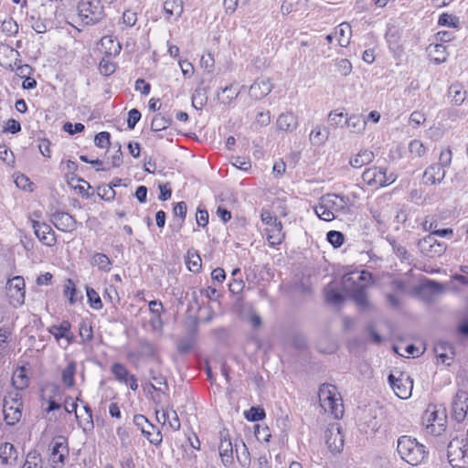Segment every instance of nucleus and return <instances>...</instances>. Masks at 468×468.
I'll list each match as a JSON object with an SVG mask.
<instances>
[{"instance_id":"obj_8","label":"nucleus","mask_w":468,"mask_h":468,"mask_svg":"<svg viewBox=\"0 0 468 468\" xmlns=\"http://www.w3.org/2000/svg\"><path fill=\"white\" fill-rule=\"evenodd\" d=\"M448 459L453 468H463L468 459V445L463 439L454 438L448 445Z\"/></svg>"},{"instance_id":"obj_36","label":"nucleus","mask_w":468,"mask_h":468,"mask_svg":"<svg viewBox=\"0 0 468 468\" xmlns=\"http://www.w3.org/2000/svg\"><path fill=\"white\" fill-rule=\"evenodd\" d=\"M338 44L341 47H347L352 36L351 27L347 23H342L335 30Z\"/></svg>"},{"instance_id":"obj_64","label":"nucleus","mask_w":468,"mask_h":468,"mask_svg":"<svg viewBox=\"0 0 468 468\" xmlns=\"http://www.w3.org/2000/svg\"><path fill=\"white\" fill-rule=\"evenodd\" d=\"M214 58L211 56L210 53L207 54L206 56H202L200 59V65L202 68L207 69L208 72L212 71L214 68Z\"/></svg>"},{"instance_id":"obj_6","label":"nucleus","mask_w":468,"mask_h":468,"mask_svg":"<svg viewBox=\"0 0 468 468\" xmlns=\"http://www.w3.org/2000/svg\"><path fill=\"white\" fill-rule=\"evenodd\" d=\"M398 176L394 173L388 174L387 168L372 166L362 174L363 182L368 186L380 188L393 184Z\"/></svg>"},{"instance_id":"obj_15","label":"nucleus","mask_w":468,"mask_h":468,"mask_svg":"<svg viewBox=\"0 0 468 468\" xmlns=\"http://www.w3.org/2000/svg\"><path fill=\"white\" fill-rule=\"evenodd\" d=\"M218 452L222 463L225 466H230L233 463V447L229 431L223 429L219 431Z\"/></svg>"},{"instance_id":"obj_7","label":"nucleus","mask_w":468,"mask_h":468,"mask_svg":"<svg viewBox=\"0 0 468 468\" xmlns=\"http://www.w3.org/2000/svg\"><path fill=\"white\" fill-rule=\"evenodd\" d=\"M78 11L79 16L87 25L97 23L103 17V6L100 0H80Z\"/></svg>"},{"instance_id":"obj_10","label":"nucleus","mask_w":468,"mask_h":468,"mask_svg":"<svg viewBox=\"0 0 468 468\" xmlns=\"http://www.w3.org/2000/svg\"><path fill=\"white\" fill-rule=\"evenodd\" d=\"M388 382L399 398L406 399L411 396L413 381L407 373L397 372L396 374H390L388 376Z\"/></svg>"},{"instance_id":"obj_59","label":"nucleus","mask_w":468,"mask_h":468,"mask_svg":"<svg viewBox=\"0 0 468 468\" xmlns=\"http://www.w3.org/2000/svg\"><path fill=\"white\" fill-rule=\"evenodd\" d=\"M134 424L139 427L144 434L146 436L150 435V431L145 429V425L152 426L149 424L148 420L141 414L135 415L133 418Z\"/></svg>"},{"instance_id":"obj_51","label":"nucleus","mask_w":468,"mask_h":468,"mask_svg":"<svg viewBox=\"0 0 468 468\" xmlns=\"http://www.w3.org/2000/svg\"><path fill=\"white\" fill-rule=\"evenodd\" d=\"M325 298L329 303L335 305H338L343 302L342 294L329 288L325 289Z\"/></svg>"},{"instance_id":"obj_14","label":"nucleus","mask_w":468,"mask_h":468,"mask_svg":"<svg viewBox=\"0 0 468 468\" xmlns=\"http://www.w3.org/2000/svg\"><path fill=\"white\" fill-rule=\"evenodd\" d=\"M325 443L332 453H339L344 448V435L338 423L330 424L324 432Z\"/></svg>"},{"instance_id":"obj_47","label":"nucleus","mask_w":468,"mask_h":468,"mask_svg":"<svg viewBox=\"0 0 468 468\" xmlns=\"http://www.w3.org/2000/svg\"><path fill=\"white\" fill-rule=\"evenodd\" d=\"M301 0H283L281 5V13L287 16L298 9Z\"/></svg>"},{"instance_id":"obj_24","label":"nucleus","mask_w":468,"mask_h":468,"mask_svg":"<svg viewBox=\"0 0 468 468\" xmlns=\"http://www.w3.org/2000/svg\"><path fill=\"white\" fill-rule=\"evenodd\" d=\"M122 49L120 42L112 36H104L101 38V50L109 57L117 56Z\"/></svg>"},{"instance_id":"obj_56","label":"nucleus","mask_w":468,"mask_h":468,"mask_svg":"<svg viewBox=\"0 0 468 468\" xmlns=\"http://www.w3.org/2000/svg\"><path fill=\"white\" fill-rule=\"evenodd\" d=\"M452 150L450 148H446L441 152L440 157H439L440 163L438 165H440L444 169V167L450 166V165L452 163Z\"/></svg>"},{"instance_id":"obj_44","label":"nucleus","mask_w":468,"mask_h":468,"mask_svg":"<svg viewBox=\"0 0 468 468\" xmlns=\"http://www.w3.org/2000/svg\"><path fill=\"white\" fill-rule=\"evenodd\" d=\"M336 70L344 77L350 75L352 72V64L346 58H336L335 61Z\"/></svg>"},{"instance_id":"obj_1","label":"nucleus","mask_w":468,"mask_h":468,"mask_svg":"<svg viewBox=\"0 0 468 468\" xmlns=\"http://www.w3.org/2000/svg\"><path fill=\"white\" fill-rule=\"evenodd\" d=\"M371 279V273L366 271H352L342 278L343 290L351 295L362 310L369 309L371 306L366 292Z\"/></svg>"},{"instance_id":"obj_48","label":"nucleus","mask_w":468,"mask_h":468,"mask_svg":"<svg viewBox=\"0 0 468 468\" xmlns=\"http://www.w3.org/2000/svg\"><path fill=\"white\" fill-rule=\"evenodd\" d=\"M111 135L108 132H101L95 135L94 144L100 148H108L111 144Z\"/></svg>"},{"instance_id":"obj_37","label":"nucleus","mask_w":468,"mask_h":468,"mask_svg":"<svg viewBox=\"0 0 468 468\" xmlns=\"http://www.w3.org/2000/svg\"><path fill=\"white\" fill-rule=\"evenodd\" d=\"M90 264L97 266L99 270L108 272L111 270L112 261L103 253H94L90 260Z\"/></svg>"},{"instance_id":"obj_3","label":"nucleus","mask_w":468,"mask_h":468,"mask_svg":"<svg viewBox=\"0 0 468 468\" xmlns=\"http://www.w3.org/2000/svg\"><path fill=\"white\" fill-rule=\"evenodd\" d=\"M397 451L400 458L410 465H418L428 457L426 447L415 438L403 435L398 440Z\"/></svg>"},{"instance_id":"obj_13","label":"nucleus","mask_w":468,"mask_h":468,"mask_svg":"<svg viewBox=\"0 0 468 468\" xmlns=\"http://www.w3.org/2000/svg\"><path fill=\"white\" fill-rule=\"evenodd\" d=\"M418 248L424 256L435 258L445 252L447 245L438 241L432 234H429L419 240Z\"/></svg>"},{"instance_id":"obj_41","label":"nucleus","mask_w":468,"mask_h":468,"mask_svg":"<svg viewBox=\"0 0 468 468\" xmlns=\"http://www.w3.org/2000/svg\"><path fill=\"white\" fill-rule=\"evenodd\" d=\"M201 258L196 251H188L186 257V265L190 271L197 272L201 268Z\"/></svg>"},{"instance_id":"obj_28","label":"nucleus","mask_w":468,"mask_h":468,"mask_svg":"<svg viewBox=\"0 0 468 468\" xmlns=\"http://www.w3.org/2000/svg\"><path fill=\"white\" fill-rule=\"evenodd\" d=\"M17 457L18 452L12 443L5 442L0 446V461L3 464L13 465Z\"/></svg>"},{"instance_id":"obj_23","label":"nucleus","mask_w":468,"mask_h":468,"mask_svg":"<svg viewBox=\"0 0 468 468\" xmlns=\"http://www.w3.org/2000/svg\"><path fill=\"white\" fill-rule=\"evenodd\" d=\"M445 177L444 169L437 164L431 165L428 166L423 174V178L425 183L434 185L436 183H441Z\"/></svg>"},{"instance_id":"obj_53","label":"nucleus","mask_w":468,"mask_h":468,"mask_svg":"<svg viewBox=\"0 0 468 468\" xmlns=\"http://www.w3.org/2000/svg\"><path fill=\"white\" fill-rule=\"evenodd\" d=\"M207 101L205 93L201 90H196L192 95V105L196 109H201Z\"/></svg>"},{"instance_id":"obj_2","label":"nucleus","mask_w":468,"mask_h":468,"mask_svg":"<svg viewBox=\"0 0 468 468\" xmlns=\"http://www.w3.org/2000/svg\"><path fill=\"white\" fill-rule=\"evenodd\" d=\"M351 201L348 197L337 194H326L323 196L314 212L317 217L324 221H332L338 215H348L351 213Z\"/></svg>"},{"instance_id":"obj_39","label":"nucleus","mask_w":468,"mask_h":468,"mask_svg":"<svg viewBox=\"0 0 468 468\" xmlns=\"http://www.w3.org/2000/svg\"><path fill=\"white\" fill-rule=\"evenodd\" d=\"M63 294L69 299L70 305L77 303V289L74 282L71 279H67L63 286Z\"/></svg>"},{"instance_id":"obj_26","label":"nucleus","mask_w":468,"mask_h":468,"mask_svg":"<svg viewBox=\"0 0 468 468\" xmlns=\"http://www.w3.org/2000/svg\"><path fill=\"white\" fill-rule=\"evenodd\" d=\"M164 12L166 20H170L172 16H175V20H177L184 12L183 1L165 0L164 3Z\"/></svg>"},{"instance_id":"obj_43","label":"nucleus","mask_w":468,"mask_h":468,"mask_svg":"<svg viewBox=\"0 0 468 468\" xmlns=\"http://www.w3.org/2000/svg\"><path fill=\"white\" fill-rule=\"evenodd\" d=\"M409 151L414 157H421L426 154L427 148L420 140L415 139L409 144Z\"/></svg>"},{"instance_id":"obj_22","label":"nucleus","mask_w":468,"mask_h":468,"mask_svg":"<svg viewBox=\"0 0 468 468\" xmlns=\"http://www.w3.org/2000/svg\"><path fill=\"white\" fill-rule=\"evenodd\" d=\"M70 324L69 321H62L59 324H55L49 327L48 332L56 338L57 341L64 338L67 345H69L74 340V335L70 331Z\"/></svg>"},{"instance_id":"obj_18","label":"nucleus","mask_w":468,"mask_h":468,"mask_svg":"<svg viewBox=\"0 0 468 468\" xmlns=\"http://www.w3.org/2000/svg\"><path fill=\"white\" fill-rule=\"evenodd\" d=\"M50 221L60 231L72 232L76 229V219L66 212L58 211L51 215Z\"/></svg>"},{"instance_id":"obj_62","label":"nucleus","mask_w":468,"mask_h":468,"mask_svg":"<svg viewBox=\"0 0 468 468\" xmlns=\"http://www.w3.org/2000/svg\"><path fill=\"white\" fill-rule=\"evenodd\" d=\"M166 422L168 423V425L170 426V428L172 430H174V431L180 430V427H181L180 420L177 416V413L175 410H169V418L167 419Z\"/></svg>"},{"instance_id":"obj_49","label":"nucleus","mask_w":468,"mask_h":468,"mask_svg":"<svg viewBox=\"0 0 468 468\" xmlns=\"http://www.w3.org/2000/svg\"><path fill=\"white\" fill-rule=\"evenodd\" d=\"M245 417L248 420L258 421L265 418V412L263 409L252 407L245 413Z\"/></svg>"},{"instance_id":"obj_46","label":"nucleus","mask_w":468,"mask_h":468,"mask_svg":"<svg viewBox=\"0 0 468 468\" xmlns=\"http://www.w3.org/2000/svg\"><path fill=\"white\" fill-rule=\"evenodd\" d=\"M86 292H87L88 301H89L91 308H93L95 310H101L102 308V302H101L99 294L97 293V292L94 289L89 288V287H87Z\"/></svg>"},{"instance_id":"obj_32","label":"nucleus","mask_w":468,"mask_h":468,"mask_svg":"<svg viewBox=\"0 0 468 468\" xmlns=\"http://www.w3.org/2000/svg\"><path fill=\"white\" fill-rule=\"evenodd\" d=\"M434 352L442 363L450 364V361L452 360L454 356V349L447 342L438 343L434 347Z\"/></svg>"},{"instance_id":"obj_21","label":"nucleus","mask_w":468,"mask_h":468,"mask_svg":"<svg viewBox=\"0 0 468 468\" xmlns=\"http://www.w3.org/2000/svg\"><path fill=\"white\" fill-rule=\"evenodd\" d=\"M273 85L269 79H257L250 87L249 94L253 100H261L266 97L271 90Z\"/></svg>"},{"instance_id":"obj_29","label":"nucleus","mask_w":468,"mask_h":468,"mask_svg":"<svg viewBox=\"0 0 468 468\" xmlns=\"http://www.w3.org/2000/svg\"><path fill=\"white\" fill-rule=\"evenodd\" d=\"M374 159L375 154L372 151L362 150L350 158L349 165L353 168H361L362 166L372 163Z\"/></svg>"},{"instance_id":"obj_5","label":"nucleus","mask_w":468,"mask_h":468,"mask_svg":"<svg viewBox=\"0 0 468 468\" xmlns=\"http://www.w3.org/2000/svg\"><path fill=\"white\" fill-rule=\"evenodd\" d=\"M422 424L427 434L441 435L447 426V414L445 409L430 405L422 416Z\"/></svg>"},{"instance_id":"obj_12","label":"nucleus","mask_w":468,"mask_h":468,"mask_svg":"<svg viewBox=\"0 0 468 468\" xmlns=\"http://www.w3.org/2000/svg\"><path fill=\"white\" fill-rule=\"evenodd\" d=\"M25 293V281L21 276H16L8 280L6 294L12 306L17 308L24 304Z\"/></svg>"},{"instance_id":"obj_31","label":"nucleus","mask_w":468,"mask_h":468,"mask_svg":"<svg viewBox=\"0 0 468 468\" xmlns=\"http://www.w3.org/2000/svg\"><path fill=\"white\" fill-rule=\"evenodd\" d=\"M349 132L352 133H362L367 126L366 119L360 114H353L345 121Z\"/></svg>"},{"instance_id":"obj_57","label":"nucleus","mask_w":468,"mask_h":468,"mask_svg":"<svg viewBox=\"0 0 468 468\" xmlns=\"http://www.w3.org/2000/svg\"><path fill=\"white\" fill-rule=\"evenodd\" d=\"M343 118L344 113L343 112H330L328 114V121L334 128L341 127L343 126Z\"/></svg>"},{"instance_id":"obj_35","label":"nucleus","mask_w":468,"mask_h":468,"mask_svg":"<svg viewBox=\"0 0 468 468\" xmlns=\"http://www.w3.org/2000/svg\"><path fill=\"white\" fill-rule=\"evenodd\" d=\"M237 460L243 467H248L250 464V455L249 450L242 440L235 441L234 443Z\"/></svg>"},{"instance_id":"obj_52","label":"nucleus","mask_w":468,"mask_h":468,"mask_svg":"<svg viewBox=\"0 0 468 468\" xmlns=\"http://www.w3.org/2000/svg\"><path fill=\"white\" fill-rule=\"evenodd\" d=\"M327 240L330 242L335 248L340 247L344 242V235L335 230H330L327 233Z\"/></svg>"},{"instance_id":"obj_61","label":"nucleus","mask_w":468,"mask_h":468,"mask_svg":"<svg viewBox=\"0 0 468 468\" xmlns=\"http://www.w3.org/2000/svg\"><path fill=\"white\" fill-rule=\"evenodd\" d=\"M141 119V112L136 109L130 110L128 113L127 125L130 129H133Z\"/></svg>"},{"instance_id":"obj_27","label":"nucleus","mask_w":468,"mask_h":468,"mask_svg":"<svg viewBox=\"0 0 468 468\" xmlns=\"http://www.w3.org/2000/svg\"><path fill=\"white\" fill-rule=\"evenodd\" d=\"M279 130L283 132H292L298 126V118L292 112L282 113L276 122Z\"/></svg>"},{"instance_id":"obj_40","label":"nucleus","mask_w":468,"mask_h":468,"mask_svg":"<svg viewBox=\"0 0 468 468\" xmlns=\"http://www.w3.org/2000/svg\"><path fill=\"white\" fill-rule=\"evenodd\" d=\"M76 372V365L71 362L62 371V381L68 387L71 388L74 385V376Z\"/></svg>"},{"instance_id":"obj_54","label":"nucleus","mask_w":468,"mask_h":468,"mask_svg":"<svg viewBox=\"0 0 468 468\" xmlns=\"http://www.w3.org/2000/svg\"><path fill=\"white\" fill-rule=\"evenodd\" d=\"M2 31L8 36L15 35L18 31V25L12 18L5 20L2 23Z\"/></svg>"},{"instance_id":"obj_38","label":"nucleus","mask_w":468,"mask_h":468,"mask_svg":"<svg viewBox=\"0 0 468 468\" xmlns=\"http://www.w3.org/2000/svg\"><path fill=\"white\" fill-rule=\"evenodd\" d=\"M172 123V120L169 117H166L164 114L158 113L156 114L151 123V129L154 132H161L169 127Z\"/></svg>"},{"instance_id":"obj_9","label":"nucleus","mask_w":468,"mask_h":468,"mask_svg":"<svg viewBox=\"0 0 468 468\" xmlns=\"http://www.w3.org/2000/svg\"><path fill=\"white\" fill-rule=\"evenodd\" d=\"M23 403L18 393L15 396L9 395L5 398L3 404L4 420L7 425L13 426L17 423L22 417Z\"/></svg>"},{"instance_id":"obj_4","label":"nucleus","mask_w":468,"mask_h":468,"mask_svg":"<svg viewBox=\"0 0 468 468\" xmlns=\"http://www.w3.org/2000/svg\"><path fill=\"white\" fill-rule=\"evenodd\" d=\"M321 408L331 413L335 419L342 418L344 406L340 394L334 385L323 384L318 392Z\"/></svg>"},{"instance_id":"obj_50","label":"nucleus","mask_w":468,"mask_h":468,"mask_svg":"<svg viewBox=\"0 0 468 468\" xmlns=\"http://www.w3.org/2000/svg\"><path fill=\"white\" fill-rule=\"evenodd\" d=\"M232 165L242 171H249L251 167V162L249 157L237 156L233 158Z\"/></svg>"},{"instance_id":"obj_34","label":"nucleus","mask_w":468,"mask_h":468,"mask_svg":"<svg viewBox=\"0 0 468 468\" xmlns=\"http://www.w3.org/2000/svg\"><path fill=\"white\" fill-rule=\"evenodd\" d=\"M328 137L329 131L318 124L310 133L309 140L313 145H322L328 140Z\"/></svg>"},{"instance_id":"obj_33","label":"nucleus","mask_w":468,"mask_h":468,"mask_svg":"<svg viewBox=\"0 0 468 468\" xmlns=\"http://www.w3.org/2000/svg\"><path fill=\"white\" fill-rule=\"evenodd\" d=\"M449 97L451 98L452 103L454 105H461L463 103L467 97V91L463 89V86L460 83H453L449 87L448 90Z\"/></svg>"},{"instance_id":"obj_45","label":"nucleus","mask_w":468,"mask_h":468,"mask_svg":"<svg viewBox=\"0 0 468 468\" xmlns=\"http://www.w3.org/2000/svg\"><path fill=\"white\" fill-rule=\"evenodd\" d=\"M12 383L16 389H23L27 386L28 380L24 373L23 368L14 373Z\"/></svg>"},{"instance_id":"obj_20","label":"nucleus","mask_w":468,"mask_h":468,"mask_svg":"<svg viewBox=\"0 0 468 468\" xmlns=\"http://www.w3.org/2000/svg\"><path fill=\"white\" fill-rule=\"evenodd\" d=\"M32 228L38 239L46 246L52 247L56 243L55 232L51 227L44 222L32 221Z\"/></svg>"},{"instance_id":"obj_55","label":"nucleus","mask_w":468,"mask_h":468,"mask_svg":"<svg viewBox=\"0 0 468 468\" xmlns=\"http://www.w3.org/2000/svg\"><path fill=\"white\" fill-rule=\"evenodd\" d=\"M99 69L101 74L109 76L115 71V65L107 58H102L99 65Z\"/></svg>"},{"instance_id":"obj_19","label":"nucleus","mask_w":468,"mask_h":468,"mask_svg":"<svg viewBox=\"0 0 468 468\" xmlns=\"http://www.w3.org/2000/svg\"><path fill=\"white\" fill-rule=\"evenodd\" d=\"M468 415V394L463 390L457 391L452 402V416L461 422Z\"/></svg>"},{"instance_id":"obj_58","label":"nucleus","mask_w":468,"mask_h":468,"mask_svg":"<svg viewBox=\"0 0 468 468\" xmlns=\"http://www.w3.org/2000/svg\"><path fill=\"white\" fill-rule=\"evenodd\" d=\"M438 23L441 26L457 27V18L446 13L440 16Z\"/></svg>"},{"instance_id":"obj_30","label":"nucleus","mask_w":468,"mask_h":468,"mask_svg":"<svg viewBox=\"0 0 468 468\" xmlns=\"http://www.w3.org/2000/svg\"><path fill=\"white\" fill-rule=\"evenodd\" d=\"M429 57L435 64H441L447 60L448 53L442 44L430 45L427 48Z\"/></svg>"},{"instance_id":"obj_16","label":"nucleus","mask_w":468,"mask_h":468,"mask_svg":"<svg viewBox=\"0 0 468 468\" xmlns=\"http://www.w3.org/2000/svg\"><path fill=\"white\" fill-rule=\"evenodd\" d=\"M358 425L366 433L375 432L379 428L377 411L373 408L363 409L358 415Z\"/></svg>"},{"instance_id":"obj_63","label":"nucleus","mask_w":468,"mask_h":468,"mask_svg":"<svg viewBox=\"0 0 468 468\" xmlns=\"http://www.w3.org/2000/svg\"><path fill=\"white\" fill-rule=\"evenodd\" d=\"M63 129L65 132L69 133V134H74L76 133L82 132L85 127L82 123L77 122L75 124H72L71 122H65L63 125Z\"/></svg>"},{"instance_id":"obj_11","label":"nucleus","mask_w":468,"mask_h":468,"mask_svg":"<svg viewBox=\"0 0 468 468\" xmlns=\"http://www.w3.org/2000/svg\"><path fill=\"white\" fill-rule=\"evenodd\" d=\"M50 456L49 461L54 468H61L65 464V460L69 455V446L67 439L58 436L49 444Z\"/></svg>"},{"instance_id":"obj_25","label":"nucleus","mask_w":468,"mask_h":468,"mask_svg":"<svg viewBox=\"0 0 468 468\" xmlns=\"http://www.w3.org/2000/svg\"><path fill=\"white\" fill-rule=\"evenodd\" d=\"M266 239L271 246L279 245L284 239V233L282 232V225L279 221L274 225L266 227L264 229Z\"/></svg>"},{"instance_id":"obj_17","label":"nucleus","mask_w":468,"mask_h":468,"mask_svg":"<svg viewBox=\"0 0 468 468\" xmlns=\"http://www.w3.org/2000/svg\"><path fill=\"white\" fill-rule=\"evenodd\" d=\"M111 372L114 378L120 382L135 391L138 388L137 378L130 374L127 367L121 363H113L111 367Z\"/></svg>"},{"instance_id":"obj_60","label":"nucleus","mask_w":468,"mask_h":468,"mask_svg":"<svg viewBox=\"0 0 468 468\" xmlns=\"http://www.w3.org/2000/svg\"><path fill=\"white\" fill-rule=\"evenodd\" d=\"M80 336L85 342L90 341L92 339V328H91V326L87 324L84 322L81 323L80 324Z\"/></svg>"},{"instance_id":"obj_42","label":"nucleus","mask_w":468,"mask_h":468,"mask_svg":"<svg viewBox=\"0 0 468 468\" xmlns=\"http://www.w3.org/2000/svg\"><path fill=\"white\" fill-rule=\"evenodd\" d=\"M22 468H42V459L36 451L30 452Z\"/></svg>"}]
</instances>
